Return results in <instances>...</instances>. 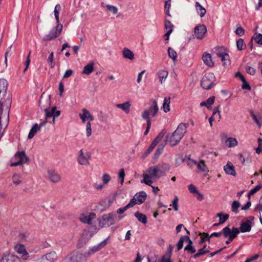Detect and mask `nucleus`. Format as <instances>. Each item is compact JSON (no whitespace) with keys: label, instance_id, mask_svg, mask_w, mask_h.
I'll return each instance as SVG.
<instances>
[{"label":"nucleus","instance_id":"4","mask_svg":"<svg viewBox=\"0 0 262 262\" xmlns=\"http://www.w3.org/2000/svg\"><path fill=\"white\" fill-rule=\"evenodd\" d=\"M158 171L155 166L149 167L143 174V179L141 181V183L151 186L154 182L161 177Z\"/></svg>","mask_w":262,"mask_h":262},{"label":"nucleus","instance_id":"36","mask_svg":"<svg viewBox=\"0 0 262 262\" xmlns=\"http://www.w3.org/2000/svg\"><path fill=\"white\" fill-rule=\"evenodd\" d=\"M170 97H166L164 98L162 105V108L165 113H167L170 111Z\"/></svg>","mask_w":262,"mask_h":262},{"label":"nucleus","instance_id":"18","mask_svg":"<svg viewBox=\"0 0 262 262\" xmlns=\"http://www.w3.org/2000/svg\"><path fill=\"white\" fill-rule=\"evenodd\" d=\"M57 259V255L55 251H51L41 257L38 262H54Z\"/></svg>","mask_w":262,"mask_h":262},{"label":"nucleus","instance_id":"9","mask_svg":"<svg viewBox=\"0 0 262 262\" xmlns=\"http://www.w3.org/2000/svg\"><path fill=\"white\" fill-rule=\"evenodd\" d=\"M215 77L212 73H208L204 76L201 80V85L204 89H210L214 84Z\"/></svg>","mask_w":262,"mask_h":262},{"label":"nucleus","instance_id":"47","mask_svg":"<svg viewBox=\"0 0 262 262\" xmlns=\"http://www.w3.org/2000/svg\"><path fill=\"white\" fill-rule=\"evenodd\" d=\"M164 27H165V29L167 31H168L169 32H172L173 29V26L169 20H168L167 19H166L165 20Z\"/></svg>","mask_w":262,"mask_h":262},{"label":"nucleus","instance_id":"41","mask_svg":"<svg viewBox=\"0 0 262 262\" xmlns=\"http://www.w3.org/2000/svg\"><path fill=\"white\" fill-rule=\"evenodd\" d=\"M238 142L235 138H228L226 142V145L229 147L235 146L237 145Z\"/></svg>","mask_w":262,"mask_h":262},{"label":"nucleus","instance_id":"16","mask_svg":"<svg viewBox=\"0 0 262 262\" xmlns=\"http://www.w3.org/2000/svg\"><path fill=\"white\" fill-rule=\"evenodd\" d=\"M239 233V230L237 228L233 227L230 229L229 227H226L223 229V233L225 237H230L234 236V238Z\"/></svg>","mask_w":262,"mask_h":262},{"label":"nucleus","instance_id":"33","mask_svg":"<svg viewBox=\"0 0 262 262\" xmlns=\"http://www.w3.org/2000/svg\"><path fill=\"white\" fill-rule=\"evenodd\" d=\"M157 74L160 83H163L167 78L168 75V72L166 70H162L159 71Z\"/></svg>","mask_w":262,"mask_h":262},{"label":"nucleus","instance_id":"39","mask_svg":"<svg viewBox=\"0 0 262 262\" xmlns=\"http://www.w3.org/2000/svg\"><path fill=\"white\" fill-rule=\"evenodd\" d=\"M190 239V238L188 236L185 235L182 236L180 239H179L178 243H177V249L178 251L180 250L183 246V243L185 241H189Z\"/></svg>","mask_w":262,"mask_h":262},{"label":"nucleus","instance_id":"50","mask_svg":"<svg viewBox=\"0 0 262 262\" xmlns=\"http://www.w3.org/2000/svg\"><path fill=\"white\" fill-rule=\"evenodd\" d=\"M217 216L219 217L220 218V222L219 224H223L224 222H226V220H227L229 218V215L228 214H225L224 215H223L222 213H220L217 214Z\"/></svg>","mask_w":262,"mask_h":262},{"label":"nucleus","instance_id":"30","mask_svg":"<svg viewBox=\"0 0 262 262\" xmlns=\"http://www.w3.org/2000/svg\"><path fill=\"white\" fill-rule=\"evenodd\" d=\"M135 196L137 201V204H141L145 201L146 198V194L144 191H141L136 193Z\"/></svg>","mask_w":262,"mask_h":262},{"label":"nucleus","instance_id":"43","mask_svg":"<svg viewBox=\"0 0 262 262\" xmlns=\"http://www.w3.org/2000/svg\"><path fill=\"white\" fill-rule=\"evenodd\" d=\"M168 54L169 57L172 59L173 62H176L177 61V54L173 49L169 47L168 49Z\"/></svg>","mask_w":262,"mask_h":262},{"label":"nucleus","instance_id":"3","mask_svg":"<svg viewBox=\"0 0 262 262\" xmlns=\"http://www.w3.org/2000/svg\"><path fill=\"white\" fill-rule=\"evenodd\" d=\"M187 125L185 123H180L175 131L166 136V141L171 146L177 145L186 133Z\"/></svg>","mask_w":262,"mask_h":262},{"label":"nucleus","instance_id":"53","mask_svg":"<svg viewBox=\"0 0 262 262\" xmlns=\"http://www.w3.org/2000/svg\"><path fill=\"white\" fill-rule=\"evenodd\" d=\"M111 180V176L107 173H104L102 177V181L103 184H107Z\"/></svg>","mask_w":262,"mask_h":262},{"label":"nucleus","instance_id":"45","mask_svg":"<svg viewBox=\"0 0 262 262\" xmlns=\"http://www.w3.org/2000/svg\"><path fill=\"white\" fill-rule=\"evenodd\" d=\"M236 47L239 51H242L246 48V45L243 39L239 38L236 41Z\"/></svg>","mask_w":262,"mask_h":262},{"label":"nucleus","instance_id":"20","mask_svg":"<svg viewBox=\"0 0 262 262\" xmlns=\"http://www.w3.org/2000/svg\"><path fill=\"white\" fill-rule=\"evenodd\" d=\"M81 112L82 113L79 114V116L82 123H85L86 121H93L94 119L93 116L85 108L82 109Z\"/></svg>","mask_w":262,"mask_h":262},{"label":"nucleus","instance_id":"11","mask_svg":"<svg viewBox=\"0 0 262 262\" xmlns=\"http://www.w3.org/2000/svg\"><path fill=\"white\" fill-rule=\"evenodd\" d=\"M63 262H86V256L80 253H72L64 257Z\"/></svg>","mask_w":262,"mask_h":262},{"label":"nucleus","instance_id":"1","mask_svg":"<svg viewBox=\"0 0 262 262\" xmlns=\"http://www.w3.org/2000/svg\"><path fill=\"white\" fill-rule=\"evenodd\" d=\"M7 87V81L4 78L0 79V125L4 131L9 123L12 103L11 97L6 96Z\"/></svg>","mask_w":262,"mask_h":262},{"label":"nucleus","instance_id":"37","mask_svg":"<svg viewBox=\"0 0 262 262\" xmlns=\"http://www.w3.org/2000/svg\"><path fill=\"white\" fill-rule=\"evenodd\" d=\"M237 75H240V79L243 82V84L242 85V89L250 90L251 89V86L250 84L246 81L244 77L239 72L237 73L235 76H237Z\"/></svg>","mask_w":262,"mask_h":262},{"label":"nucleus","instance_id":"7","mask_svg":"<svg viewBox=\"0 0 262 262\" xmlns=\"http://www.w3.org/2000/svg\"><path fill=\"white\" fill-rule=\"evenodd\" d=\"M91 158V153L90 152L84 151L83 149H80L78 152L77 161L79 164L88 166L90 165Z\"/></svg>","mask_w":262,"mask_h":262},{"label":"nucleus","instance_id":"42","mask_svg":"<svg viewBox=\"0 0 262 262\" xmlns=\"http://www.w3.org/2000/svg\"><path fill=\"white\" fill-rule=\"evenodd\" d=\"M60 10H61L60 5L59 4L56 5L55 7L54 10V13L55 18V19L56 21V24H60L59 22V12H60Z\"/></svg>","mask_w":262,"mask_h":262},{"label":"nucleus","instance_id":"24","mask_svg":"<svg viewBox=\"0 0 262 262\" xmlns=\"http://www.w3.org/2000/svg\"><path fill=\"white\" fill-rule=\"evenodd\" d=\"M224 170L227 174H230L233 176H236L235 167L230 162H228L227 164L224 166Z\"/></svg>","mask_w":262,"mask_h":262},{"label":"nucleus","instance_id":"58","mask_svg":"<svg viewBox=\"0 0 262 262\" xmlns=\"http://www.w3.org/2000/svg\"><path fill=\"white\" fill-rule=\"evenodd\" d=\"M239 206L240 203L237 201H234L232 204L233 211H234L235 213H237L238 208L239 207Z\"/></svg>","mask_w":262,"mask_h":262},{"label":"nucleus","instance_id":"12","mask_svg":"<svg viewBox=\"0 0 262 262\" xmlns=\"http://www.w3.org/2000/svg\"><path fill=\"white\" fill-rule=\"evenodd\" d=\"M15 251L18 254L21 255L23 260H28L29 257V254L26 249L24 245L21 244H17L14 247Z\"/></svg>","mask_w":262,"mask_h":262},{"label":"nucleus","instance_id":"22","mask_svg":"<svg viewBox=\"0 0 262 262\" xmlns=\"http://www.w3.org/2000/svg\"><path fill=\"white\" fill-rule=\"evenodd\" d=\"M155 166L157 170L159 171L158 172L161 177L164 175L165 172L168 171L170 168V165L168 164L165 163L159 164L158 165H155Z\"/></svg>","mask_w":262,"mask_h":262},{"label":"nucleus","instance_id":"19","mask_svg":"<svg viewBox=\"0 0 262 262\" xmlns=\"http://www.w3.org/2000/svg\"><path fill=\"white\" fill-rule=\"evenodd\" d=\"M19 261V257L11 253H5L1 259V262H18Z\"/></svg>","mask_w":262,"mask_h":262},{"label":"nucleus","instance_id":"25","mask_svg":"<svg viewBox=\"0 0 262 262\" xmlns=\"http://www.w3.org/2000/svg\"><path fill=\"white\" fill-rule=\"evenodd\" d=\"M116 106L117 108L122 110L126 114H128L130 111L131 103L130 101H126L123 103L117 104Z\"/></svg>","mask_w":262,"mask_h":262},{"label":"nucleus","instance_id":"6","mask_svg":"<svg viewBox=\"0 0 262 262\" xmlns=\"http://www.w3.org/2000/svg\"><path fill=\"white\" fill-rule=\"evenodd\" d=\"M213 52L216 54L217 57L221 58L224 66L229 64V56L225 48L223 47L215 48L213 50Z\"/></svg>","mask_w":262,"mask_h":262},{"label":"nucleus","instance_id":"27","mask_svg":"<svg viewBox=\"0 0 262 262\" xmlns=\"http://www.w3.org/2000/svg\"><path fill=\"white\" fill-rule=\"evenodd\" d=\"M240 230L242 232H249L251 229V222L250 220L243 222L240 226Z\"/></svg>","mask_w":262,"mask_h":262},{"label":"nucleus","instance_id":"54","mask_svg":"<svg viewBox=\"0 0 262 262\" xmlns=\"http://www.w3.org/2000/svg\"><path fill=\"white\" fill-rule=\"evenodd\" d=\"M164 146V144L160 145L159 147L158 148V149L156 150V152L154 155V157L155 159H158L159 158V157L160 156V155L161 154V153L163 150Z\"/></svg>","mask_w":262,"mask_h":262},{"label":"nucleus","instance_id":"46","mask_svg":"<svg viewBox=\"0 0 262 262\" xmlns=\"http://www.w3.org/2000/svg\"><path fill=\"white\" fill-rule=\"evenodd\" d=\"M171 7V0H167L165 2L164 5V11L166 14L169 16H170L169 10Z\"/></svg>","mask_w":262,"mask_h":262},{"label":"nucleus","instance_id":"60","mask_svg":"<svg viewBox=\"0 0 262 262\" xmlns=\"http://www.w3.org/2000/svg\"><path fill=\"white\" fill-rule=\"evenodd\" d=\"M215 97L214 96L210 97L206 101L207 104V108H209L214 102Z\"/></svg>","mask_w":262,"mask_h":262},{"label":"nucleus","instance_id":"61","mask_svg":"<svg viewBox=\"0 0 262 262\" xmlns=\"http://www.w3.org/2000/svg\"><path fill=\"white\" fill-rule=\"evenodd\" d=\"M136 204H137V201L135 198V196H134V198L130 200L129 203L126 205V208H129L130 207H132Z\"/></svg>","mask_w":262,"mask_h":262},{"label":"nucleus","instance_id":"48","mask_svg":"<svg viewBox=\"0 0 262 262\" xmlns=\"http://www.w3.org/2000/svg\"><path fill=\"white\" fill-rule=\"evenodd\" d=\"M252 39H254L257 43L262 45V34H261L255 33L254 34V35H253V36L252 37Z\"/></svg>","mask_w":262,"mask_h":262},{"label":"nucleus","instance_id":"14","mask_svg":"<svg viewBox=\"0 0 262 262\" xmlns=\"http://www.w3.org/2000/svg\"><path fill=\"white\" fill-rule=\"evenodd\" d=\"M110 238V236H108L106 239L102 241L99 244L93 246V247L89 249L88 251L86 253L87 256H89L92 254L95 253L96 252L100 251L101 249L104 248L107 244V240Z\"/></svg>","mask_w":262,"mask_h":262},{"label":"nucleus","instance_id":"40","mask_svg":"<svg viewBox=\"0 0 262 262\" xmlns=\"http://www.w3.org/2000/svg\"><path fill=\"white\" fill-rule=\"evenodd\" d=\"M135 215L139 222L143 224L147 223V217L145 214L137 212L135 213Z\"/></svg>","mask_w":262,"mask_h":262},{"label":"nucleus","instance_id":"5","mask_svg":"<svg viewBox=\"0 0 262 262\" xmlns=\"http://www.w3.org/2000/svg\"><path fill=\"white\" fill-rule=\"evenodd\" d=\"M158 111L159 107L157 101L156 100H151L150 106L143 110L141 114V117L146 122L151 123V118L156 116Z\"/></svg>","mask_w":262,"mask_h":262},{"label":"nucleus","instance_id":"34","mask_svg":"<svg viewBox=\"0 0 262 262\" xmlns=\"http://www.w3.org/2000/svg\"><path fill=\"white\" fill-rule=\"evenodd\" d=\"M94 62L90 63L83 68L82 72V74L89 75L92 73L94 70Z\"/></svg>","mask_w":262,"mask_h":262},{"label":"nucleus","instance_id":"29","mask_svg":"<svg viewBox=\"0 0 262 262\" xmlns=\"http://www.w3.org/2000/svg\"><path fill=\"white\" fill-rule=\"evenodd\" d=\"M195 7L197 13L200 15L201 17H203L205 16L206 13V10L204 8L199 2H196L195 4Z\"/></svg>","mask_w":262,"mask_h":262},{"label":"nucleus","instance_id":"55","mask_svg":"<svg viewBox=\"0 0 262 262\" xmlns=\"http://www.w3.org/2000/svg\"><path fill=\"white\" fill-rule=\"evenodd\" d=\"M165 134V132L164 130H162L156 137V138L154 140V141H156V143L158 144L162 140L163 137H164Z\"/></svg>","mask_w":262,"mask_h":262},{"label":"nucleus","instance_id":"57","mask_svg":"<svg viewBox=\"0 0 262 262\" xmlns=\"http://www.w3.org/2000/svg\"><path fill=\"white\" fill-rule=\"evenodd\" d=\"M178 198L176 196L174 200L172 201V204L170 205V206H172L174 210L176 211L178 210Z\"/></svg>","mask_w":262,"mask_h":262},{"label":"nucleus","instance_id":"15","mask_svg":"<svg viewBox=\"0 0 262 262\" xmlns=\"http://www.w3.org/2000/svg\"><path fill=\"white\" fill-rule=\"evenodd\" d=\"M51 122L50 120L47 119L45 118V120L44 121L41 122L39 125H38L37 123H35L33 127L31 128L28 138L29 139H31L33 138V137L35 136L36 133L40 129L41 127L45 126L47 122Z\"/></svg>","mask_w":262,"mask_h":262},{"label":"nucleus","instance_id":"56","mask_svg":"<svg viewBox=\"0 0 262 262\" xmlns=\"http://www.w3.org/2000/svg\"><path fill=\"white\" fill-rule=\"evenodd\" d=\"M199 235L200 236V237L201 238V243H203L206 241H209L210 238L211 237L210 236H208V235L207 233H206L204 232V233H200Z\"/></svg>","mask_w":262,"mask_h":262},{"label":"nucleus","instance_id":"8","mask_svg":"<svg viewBox=\"0 0 262 262\" xmlns=\"http://www.w3.org/2000/svg\"><path fill=\"white\" fill-rule=\"evenodd\" d=\"M62 28L63 26L61 24H56V26L50 31L49 34L43 37V40H51L57 38L60 35Z\"/></svg>","mask_w":262,"mask_h":262},{"label":"nucleus","instance_id":"23","mask_svg":"<svg viewBox=\"0 0 262 262\" xmlns=\"http://www.w3.org/2000/svg\"><path fill=\"white\" fill-rule=\"evenodd\" d=\"M96 215L93 212H91L89 214H82L79 217V220L81 222L84 223L91 224L92 220L95 218Z\"/></svg>","mask_w":262,"mask_h":262},{"label":"nucleus","instance_id":"13","mask_svg":"<svg viewBox=\"0 0 262 262\" xmlns=\"http://www.w3.org/2000/svg\"><path fill=\"white\" fill-rule=\"evenodd\" d=\"M207 28L204 25H199L194 28V36L199 40L203 39L206 34Z\"/></svg>","mask_w":262,"mask_h":262},{"label":"nucleus","instance_id":"63","mask_svg":"<svg viewBox=\"0 0 262 262\" xmlns=\"http://www.w3.org/2000/svg\"><path fill=\"white\" fill-rule=\"evenodd\" d=\"M30 54H31V52L29 53V55H28L27 58H26V60L25 61V68L24 70V73H25L28 69L29 66V64L30 63Z\"/></svg>","mask_w":262,"mask_h":262},{"label":"nucleus","instance_id":"35","mask_svg":"<svg viewBox=\"0 0 262 262\" xmlns=\"http://www.w3.org/2000/svg\"><path fill=\"white\" fill-rule=\"evenodd\" d=\"M122 54L125 58L130 60H133L134 59V53L127 48H125L123 49L122 51Z\"/></svg>","mask_w":262,"mask_h":262},{"label":"nucleus","instance_id":"2","mask_svg":"<svg viewBox=\"0 0 262 262\" xmlns=\"http://www.w3.org/2000/svg\"><path fill=\"white\" fill-rule=\"evenodd\" d=\"M51 104V101L50 97H44L42 95L40 97L39 105L40 107L44 110L45 112V118L49 120V119L52 117L51 122L50 123L54 124L55 118L58 117L60 114V111L56 110V107L54 106L51 109H49V107Z\"/></svg>","mask_w":262,"mask_h":262},{"label":"nucleus","instance_id":"49","mask_svg":"<svg viewBox=\"0 0 262 262\" xmlns=\"http://www.w3.org/2000/svg\"><path fill=\"white\" fill-rule=\"evenodd\" d=\"M125 176V174L124 169H123V168L119 170V172L118 173V179L120 181L121 185H122L123 184Z\"/></svg>","mask_w":262,"mask_h":262},{"label":"nucleus","instance_id":"26","mask_svg":"<svg viewBox=\"0 0 262 262\" xmlns=\"http://www.w3.org/2000/svg\"><path fill=\"white\" fill-rule=\"evenodd\" d=\"M101 6L102 8H105L106 10L114 15L116 14L118 12V9L116 6L111 5L110 4H106L104 2L101 3Z\"/></svg>","mask_w":262,"mask_h":262},{"label":"nucleus","instance_id":"31","mask_svg":"<svg viewBox=\"0 0 262 262\" xmlns=\"http://www.w3.org/2000/svg\"><path fill=\"white\" fill-rule=\"evenodd\" d=\"M197 165V168L199 172H208V168L205 164L204 160H201L199 162H195Z\"/></svg>","mask_w":262,"mask_h":262},{"label":"nucleus","instance_id":"38","mask_svg":"<svg viewBox=\"0 0 262 262\" xmlns=\"http://www.w3.org/2000/svg\"><path fill=\"white\" fill-rule=\"evenodd\" d=\"M184 250L189 254H193L196 252V250L192 245V242L190 239L188 241V244L185 247Z\"/></svg>","mask_w":262,"mask_h":262},{"label":"nucleus","instance_id":"62","mask_svg":"<svg viewBox=\"0 0 262 262\" xmlns=\"http://www.w3.org/2000/svg\"><path fill=\"white\" fill-rule=\"evenodd\" d=\"M188 189L190 192L195 194L196 192H198V190L196 187L193 185V184H190L188 186Z\"/></svg>","mask_w":262,"mask_h":262},{"label":"nucleus","instance_id":"10","mask_svg":"<svg viewBox=\"0 0 262 262\" xmlns=\"http://www.w3.org/2000/svg\"><path fill=\"white\" fill-rule=\"evenodd\" d=\"M14 158L17 160V161L10 164V166L12 167L21 165L27 163L29 161V159L26 155L25 151L16 152L14 155Z\"/></svg>","mask_w":262,"mask_h":262},{"label":"nucleus","instance_id":"44","mask_svg":"<svg viewBox=\"0 0 262 262\" xmlns=\"http://www.w3.org/2000/svg\"><path fill=\"white\" fill-rule=\"evenodd\" d=\"M206 246H204L203 248H201L198 250V252L193 255L194 258H198L201 256L204 255L209 252V250H205Z\"/></svg>","mask_w":262,"mask_h":262},{"label":"nucleus","instance_id":"52","mask_svg":"<svg viewBox=\"0 0 262 262\" xmlns=\"http://www.w3.org/2000/svg\"><path fill=\"white\" fill-rule=\"evenodd\" d=\"M262 188V185L259 184L256 186L254 188L251 189L248 193V196L250 197L251 195H253L255 193L258 191Z\"/></svg>","mask_w":262,"mask_h":262},{"label":"nucleus","instance_id":"32","mask_svg":"<svg viewBox=\"0 0 262 262\" xmlns=\"http://www.w3.org/2000/svg\"><path fill=\"white\" fill-rule=\"evenodd\" d=\"M12 181L15 186H18L23 182V178L21 174L14 173L12 177Z\"/></svg>","mask_w":262,"mask_h":262},{"label":"nucleus","instance_id":"64","mask_svg":"<svg viewBox=\"0 0 262 262\" xmlns=\"http://www.w3.org/2000/svg\"><path fill=\"white\" fill-rule=\"evenodd\" d=\"M246 70L247 71V72L251 75H253L255 73V69L251 67H247Z\"/></svg>","mask_w":262,"mask_h":262},{"label":"nucleus","instance_id":"21","mask_svg":"<svg viewBox=\"0 0 262 262\" xmlns=\"http://www.w3.org/2000/svg\"><path fill=\"white\" fill-rule=\"evenodd\" d=\"M100 223L108 226L114 224V215L112 213L104 214L100 220Z\"/></svg>","mask_w":262,"mask_h":262},{"label":"nucleus","instance_id":"59","mask_svg":"<svg viewBox=\"0 0 262 262\" xmlns=\"http://www.w3.org/2000/svg\"><path fill=\"white\" fill-rule=\"evenodd\" d=\"M235 32L237 35L239 36H242L244 34L245 31L244 29L241 26H239L237 28Z\"/></svg>","mask_w":262,"mask_h":262},{"label":"nucleus","instance_id":"28","mask_svg":"<svg viewBox=\"0 0 262 262\" xmlns=\"http://www.w3.org/2000/svg\"><path fill=\"white\" fill-rule=\"evenodd\" d=\"M202 60L204 63L209 67H213L214 63L212 61L211 56L210 54L204 53L202 56Z\"/></svg>","mask_w":262,"mask_h":262},{"label":"nucleus","instance_id":"51","mask_svg":"<svg viewBox=\"0 0 262 262\" xmlns=\"http://www.w3.org/2000/svg\"><path fill=\"white\" fill-rule=\"evenodd\" d=\"M48 61L50 63L51 68H53L55 66V63L54 61V53L51 52L50 56L48 58Z\"/></svg>","mask_w":262,"mask_h":262},{"label":"nucleus","instance_id":"17","mask_svg":"<svg viewBox=\"0 0 262 262\" xmlns=\"http://www.w3.org/2000/svg\"><path fill=\"white\" fill-rule=\"evenodd\" d=\"M48 177L50 181L53 183H57L61 181L60 175L54 170L49 169L47 171Z\"/></svg>","mask_w":262,"mask_h":262}]
</instances>
